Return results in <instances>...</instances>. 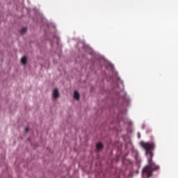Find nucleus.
I'll list each match as a JSON object with an SVG mask.
<instances>
[{"mask_svg": "<svg viewBox=\"0 0 178 178\" xmlns=\"http://www.w3.org/2000/svg\"><path fill=\"white\" fill-rule=\"evenodd\" d=\"M140 144L145 151L148 162L147 165L143 169L142 177L149 178L152 176L154 172L159 170V165L155 164V163L152 161V158H154V153L152 151L155 149V143H154V142H140Z\"/></svg>", "mask_w": 178, "mask_h": 178, "instance_id": "1", "label": "nucleus"}, {"mask_svg": "<svg viewBox=\"0 0 178 178\" xmlns=\"http://www.w3.org/2000/svg\"><path fill=\"white\" fill-rule=\"evenodd\" d=\"M53 97L54 98H59V90H58V88H56L54 90L53 92Z\"/></svg>", "mask_w": 178, "mask_h": 178, "instance_id": "2", "label": "nucleus"}, {"mask_svg": "<svg viewBox=\"0 0 178 178\" xmlns=\"http://www.w3.org/2000/svg\"><path fill=\"white\" fill-rule=\"evenodd\" d=\"M74 98L79 101L80 99V94L79 93L78 91L75 90L74 92Z\"/></svg>", "mask_w": 178, "mask_h": 178, "instance_id": "3", "label": "nucleus"}, {"mask_svg": "<svg viewBox=\"0 0 178 178\" xmlns=\"http://www.w3.org/2000/svg\"><path fill=\"white\" fill-rule=\"evenodd\" d=\"M97 149H102L104 148V146L102 145V143H99L96 145Z\"/></svg>", "mask_w": 178, "mask_h": 178, "instance_id": "4", "label": "nucleus"}, {"mask_svg": "<svg viewBox=\"0 0 178 178\" xmlns=\"http://www.w3.org/2000/svg\"><path fill=\"white\" fill-rule=\"evenodd\" d=\"M21 62L22 63V65H26L27 63V58L26 57H22V58L21 59Z\"/></svg>", "mask_w": 178, "mask_h": 178, "instance_id": "5", "label": "nucleus"}, {"mask_svg": "<svg viewBox=\"0 0 178 178\" xmlns=\"http://www.w3.org/2000/svg\"><path fill=\"white\" fill-rule=\"evenodd\" d=\"M26 31H27V28H22L20 31L19 33L21 34H24V33H26Z\"/></svg>", "mask_w": 178, "mask_h": 178, "instance_id": "6", "label": "nucleus"}, {"mask_svg": "<svg viewBox=\"0 0 178 178\" xmlns=\"http://www.w3.org/2000/svg\"><path fill=\"white\" fill-rule=\"evenodd\" d=\"M29 130H30V129L29 128V127H26V128H25V131H29Z\"/></svg>", "mask_w": 178, "mask_h": 178, "instance_id": "7", "label": "nucleus"}]
</instances>
